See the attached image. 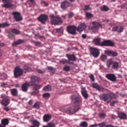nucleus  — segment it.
I'll use <instances>...</instances> for the list:
<instances>
[{"instance_id":"obj_33","label":"nucleus","mask_w":127,"mask_h":127,"mask_svg":"<svg viewBox=\"0 0 127 127\" xmlns=\"http://www.w3.org/2000/svg\"><path fill=\"white\" fill-rule=\"evenodd\" d=\"M98 125L100 126L99 127H111V125H106L104 122L98 124Z\"/></svg>"},{"instance_id":"obj_39","label":"nucleus","mask_w":127,"mask_h":127,"mask_svg":"<svg viewBox=\"0 0 127 127\" xmlns=\"http://www.w3.org/2000/svg\"><path fill=\"white\" fill-rule=\"evenodd\" d=\"M32 42L36 46H40L41 45V42L39 41H32Z\"/></svg>"},{"instance_id":"obj_52","label":"nucleus","mask_w":127,"mask_h":127,"mask_svg":"<svg viewBox=\"0 0 127 127\" xmlns=\"http://www.w3.org/2000/svg\"><path fill=\"white\" fill-rule=\"evenodd\" d=\"M67 60L65 59H63L60 60V63L62 64H64L66 63Z\"/></svg>"},{"instance_id":"obj_11","label":"nucleus","mask_w":127,"mask_h":127,"mask_svg":"<svg viewBox=\"0 0 127 127\" xmlns=\"http://www.w3.org/2000/svg\"><path fill=\"white\" fill-rule=\"evenodd\" d=\"M82 102V98L79 97H78L74 101L73 104V106L79 107V106L81 104Z\"/></svg>"},{"instance_id":"obj_21","label":"nucleus","mask_w":127,"mask_h":127,"mask_svg":"<svg viewBox=\"0 0 127 127\" xmlns=\"http://www.w3.org/2000/svg\"><path fill=\"white\" fill-rule=\"evenodd\" d=\"M112 67L114 69L117 70L119 67V64L116 62L112 61Z\"/></svg>"},{"instance_id":"obj_31","label":"nucleus","mask_w":127,"mask_h":127,"mask_svg":"<svg viewBox=\"0 0 127 127\" xmlns=\"http://www.w3.org/2000/svg\"><path fill=\"white\" fill-rule=\"evenodd\" d=\"M10 25V24L8 23H5L2 24H0V28H3L5 27H7L9 26ZM1 32V30L0 29V32Z\"/></svg>"},{"instance_id":"obj_32","label":"nucleus","mask_w":127,"mask_h":127,"mask_svg":"<svg viewBox=\"0 0 127 127\" xmlns=\"http://www.w3.org/2000/svg\"><path fill=\"white\" fill-rule=\"evenodd\" d=\"M31 70L30 68L27 66H24L23 70V72L26 73V72H29Z\"/></svg>"},{"instance_id":"obj_53","label":"nucleus","mask_w":127,"mask_h":127,"mask_svg":"<svg viewBox=\"0 0 127 127\" xmlns=\"http://www.w3.org/2000/svg\"><path fill=\"white\" fill-rule=\"evenodd\" d=\"M111 65V60H110L108 61L107 62V65L108 68H109L110 66Z\"/></svg>"},{"instance_id":"obj_36","label":"nucleus","mask_w":127,"mask_h":127,"mask_svg":"<svg viewBox=\"0 0 127 127\" xmlns=\"http://www.w3.org/2000/svg\"><path fill=\"white\" fill-rule=\"evenodd\" d=\"M51 90V87L49 85H48L43 88V90L46 91H50Z\"/></svg>"},{"instance_id":"obj_49","label":"nucleus","mask_w":127,"mask_h":127,"mask_svg":"<svg viewBox=\"0 0 127 127\" xmlns=\"http://www.w3.org/2000/svg\"><path fill=\"white\" fill-rule=\"evenodd\" d=\"M35 83H34V82H33L31 80V81L30 82H28V84L29 85V87L30 86H33L35 85Z\"/></svg>"},{"instance_id":"obj_3","label":"nucleus","mask_w":127,"mask_h":127,"mask_svg":"<svg viewBox=\"0 0 127 127\" xmlns=\"http://www.w3.org/2000/svg\"><path fill=\"white\" fill-rule=\"evenodd\" d=\"M90 51L91 54L95 58L97 57L100 53L99 49L96 48L90 47Z\"/></svg>"},{"instance_id":"obj_1","label":"nucleus","mask_w":127,"mask_h":127,"mask_svg":"<svg viewBox=\"0 0 127 127\" xmlns=\"http://www.w3.org/2000/svg\"><path fill=\"white\" fill-rule=\"evenodd\" d=\"M51 20V22L52 24L55 25L58 24L59 23H62L63 21L60 18L57 17L53 15H50Z\"/></svg>"},{"instance_id":"obj_19","label":"nucleus","mask_w":127,"mask_h":127,"mask_svg":"<svg viewBox=\"0 0 127 127\" xmlns=\"http://www.w3.org/2000/svg\"><path fill=\"white\" fill-rule=\"evenodd\" d=\"M66 56L68 58V59L69 61H74L76 60V58L74 55H69L68 54H67Z\"/></svg>"},{"instance_id":"obj_56","label":"nucleus","mask_w":127,"mask_h":127,"mask_svg":"<svg viewBox=\"0 0 127 127\" xmlns=\"http://www.w3.org/2000/svg\"><path fill=\"white\" fill-rule=\"evenodd\" d=\"M1 87H8V85L7 83H1Z\"/></svg>"},{"instance_id":"obj_9","label":"nucleus","mask_w":127,"mask_h":127,"mask_svg":"<svg viewBox=\"0 0 127 127\" xmlns=\"http://www.w3.org/2000/svg\"><path fill=\"white\" fill-rule=\"evenodd\" d=\"M2 1L4 3H6L3 5L4 7L6 8H10L12 7L13 6V5L11 4L13 2V1L12 0H2Z\"/></svg>"},{"instance_id":"obj_10","label":"nucleus","mask_w":127,"mask_h":127,"mask_svg":"<svg viewBox=\"0 0 127 127\" xmlns=\"http://www.w3.org/2000/svg\"><path fill=\"white\" fill-rule=\"evenodd\" d=\"M70 5V3L66 0H64L61 4V7L63 9L65 10Z\"/></svg>"},{"instance_id":"obj_61","label":"nucleus","mask_w":127,"mask_h":127,"mask_svg":"<svg viewBox=\"0 0 127 127\" xmlns=\"http://www.w3.org/2000/svg\"><path fill=\"white\" fill-rule=\"evenodd\" d=\"M8 36L9 38H11L14 36V35L11 33H9L8 35Z\"/></svg>"},{"instance_id":"obj_29","label":"nucleus","mask_w":127,"mask_h":127,"mask_svg":"<svg viewBox=\"0 0 127 127\" xmlns=\"http://www.w3.org/2000/svg\"><path fill=\"white\" fill-rule=\"evenodd\" d=\"M54 30L56 32L63 33L64 29L63 27H61L59 29H54Z\"/></svg>"},{"instance_id":"obj_24","label":"nucleus","mask_w":127,"mask_h":127,"mask_svg":"<svg viewBox=\"0 0 127 127\" xmlns=\"http://www.w3.org/2000/svg\"><path fill=\"white\" fill-rule=\"evenodd\" d=\"M25 42V40L23 39H19L16 41L13 42L12 44L13 46H16L17 45L23 43Z\"/></svg>"},{"instance_id":"obj_44","label":"nucleus","mask_w":127,"mask_h":127,"mask_svg":"<svg viewBox=\"0 0 127 127\" xmlns=\"http://www.w3.org/2000/svg\"><path fill=\"white\" fill-rule=\"evenodd\" d=\"M116 81V77L114 74H112V81L115 82Z\"/></svg>"},{"instance_id":"obj_28","label":"nucleus","mask_w":127,"mask_h":127,"mask_svg":"<svg viewBox=\"0 0 127 127\" xmlns=\"http://www.w3.org/2000/svg\"><path fill=\"white\" fill-rule=\"evenodd\" d=\"M11 92L12 95L14 96H17L18 95V91L15 88H14L11 90Z\"/></svg>"},{"instance_id":"obj_26","label":"nucleus","mask_w":127,"mask_h":127,"mask_svg":"<svg viewBox=\"0 0 127 127\" xmlns=\"http://www.w3.org/2000/svg\"><path fill=\"white\" fill-rule=\"evenodd\" d=\"M31 80L35 83L36 82L38 83L40 79L38 77L33 76H31Z\"/></svg>"},{"instance_id":"obj_13","label":"nucleus","mask_w":127,"mask_h":127,"mask_svg":"<svg viewBox=\"0 0 127 127\" xmlns=\"http://www.w3.org/2000/svg\"><path fill=\"white\" fill-rule=\"evenodd\" d=\"M99 97L100 99L106 101L110 98L111 95L108 94H104L100 95Z\"/></svg>"},{"instance_id":"obj_46","label":"nucleus","mask_w":127,"mask_h":127,"mask_svg":"<svg viewBox=\"0 0 127 127\" xmlns=\"http://www.w3.org/2000/svg\"><path fill=\"white\" fill-rule=\"evenodd\" d=\"M37 71L39 74H42L44 73L45 70V69L42 70L40 69H38L37 70Z\"/></svg>"},{"instance_id":"obj_18","label":"nucleus","mask_w":127,"mask_h":127,"mask_svg":"<svg viewBox=\"0 0 127 127\" xmlns=\"http://www.w3.org/2000/svg\"><path fill=\"white\" fill-rule=\"evenodd\" d=\"M101 46H111V41L110 40H106L101 42Z\"/></svg>"},{"instance_id":"obj_34","label":"nucleus","mask_w":127,"mask_h":127,"mask_svg":"<svg viewBox=\"0 0 127 127\" xmlns=\"http://www.w3.org/2000/svg\"><path fill=\"white\" fill-rule=\"evenodd\" d=\"M32 123L34 125L35 127H38L39 125V123L35 120H33L32 121Z\"/></svg>"},{"instance_id":"obj_37","label":"nucleus","mask_w":127,"mask_h":127,"mask_svg":"<svg viewBox=\"0 0 127 127\" xmlns=\"http://www.w3.org/2000/svg\"><path fill=\"white\" fill-rule=\"evenodd\" d=\"M55 125L54 123H49L48 124L47 126H44L43 127H55Z\"/></svg>"},{"instance_id":"obj_38","label":"nucleus","mask_w":127,"mask_h":127,"mask_svg":"<svg viewBox=\"0 0 127 127\" xmlns=\"http://www.w3.org/2000/svg\"><path fill=\"white\" fill-rule=\"evenodd\" d=\"M41 86L38 84H36L34 85V86L33 88V90H35L36 91H38L37 89H40V88Z\"/></svg>"},{"instance_id":"obj_20","label":"nucleus","mask_w":127,"mask_h":127,"mask_svg":"<svg viewBox=\"0 0 127 127\" xmlns=\"http://www.w3.org/2000/svg\"><path fill=\"white\" fill-rule=\"evenodd\" d=\"M124 29V28L122 27L116 26L113 28V31H117L119 33H121L123 32Z\"/></svg>"},{"instance_id":"obj_4","label":"nucleus","mask_w":127,"mask_h":127,"mask_svg":"<svg viewBox=\"0 0 127 127\" xmlns=\"http://www.w3.org/2000/svg\"><path fill=\"white\" fill-rule=\"evenodd\" d=\"M23 70L19 67H16L14 69V74L15 77L17 78L23 75Z\"/></svg>"},{"instance_id":"obj_60","label":"nucleus","mask_w":127,"mask_h":127,"mask_svg":"<svg viewBox=\"0 0 127 127\" xmlns=\"http://www.w3.org/2000/svg\"><path fill=\"white\" fill-rule=\"evenodd\" d=\"M90 77L92 81H95L94 77L93 75H91L90 76Z\"/></svg>"},{"instance_id":"obj_54","label":"nucleus","mask_w":127,"mask_h":127,"mask_svg":"<svg viewBox=\"0 0 127 127\" xmlns=\"http://www.w3.org/2000/svg\"><path fill=\"white\" fill-rule=\"evenodd\" d=\"M68 18L69 19H70L72 18V17L73 16V12H70L69 13H68Z\"/></svg>"},{"instance_id":"obj_5","label":"nucleus","mask_w":127,"mask_h":127,"mask_svg":"<svg viewBox=\"0 0 127 127\" xmlns=\"http://www.w3.org/2000/svg\"><path fill=\"white\" fill-rule=\"evenodd\" d=\"M80 109V107H75L73 106L72 107H69L68 109L66 110V111L68 112L69 114H73L78 111Z\"/></svg>"},{"instance_id":"obj_48","label":"nucleus","mask_w":127,"mask_h":127,"mask_svg":"<svg viewBox=\"0 0 127 127\" xmlns=\"http://www.w3.org/2000/svg\"><path fill=\"white\" fill-rule=\"evenodd\" d=\"M100 58L101 60L104 61L106 59L107 56L104 55L102 54Z\"/></svg>"},{"instance_id":"obj_27","label":"nucleus","mask_w":127,"mask_h":127,"mask_svg":"<svg viewBox=\"0 0 127 127\" xmlns=\"http://www.w3.org/2000/svg\"><path fill=\"white\" fill-rule=\"evenodd\" d=\"M9 123V121L8 119H4L1 120V124L6 126V125H8Z\"/></svg>"},{"instance_id":"obj_23","label":"nucleus","mask_w":127,"mask_h":127,"mask_svg":"<svg viewBox=\"0 0 127 127\" xmlns=\"http://www.w3.org/2000/svg\"><path fill=\"white\" fill-rule=\"evenodd\" d=\"M118 117L121 119H125L127 117V115L122 112L119 113L118 114Z\"/></svg>"},{"instance_id":"obj_45","label":"nucleus","mask_w":127,"mask_h":127,"mask_svg":"<svg viewBox=\"0 0 127 127\" xmlns=\"http://www.w3.org/2000/svg\"><path fill=\"white\" fill-rule=\"evenodd\" d=\"M118 55V54L117 52L112 51V56L115 57Z\"/></svg>"},{"instance_id":"obj_40","label":"nucleus","mask_w":127,"mask_h":127,"mask_svg":"<svg viewBox=\"0 0 127 127\" xmlns=\"http://www.w3.org/2000/svg\"><path fill=\"white\" fill-rule=\"evenodd\" d=\"M88 124L86 122H83L80 124V126L82 127H87Z\"/></svg>"},{"instance_id":"obj_12","label":"nucleus","mask_w":127,"mask_h":127,"mask_svg":"<svg viewBox=\"0 0 127 127\" xmlns=\"http://www.w3.org/2000/svg\"><path fill=\"white\" fill-rule=\"evenodd\" d=\"M10 99L8 96L5 97L1 101V104L4 106H6L10 103Z\"/></svg>"},{"instance_id":"obj_57","label":"nucleus","mask_w":127,"mask_h":127,"mask_svg":"<svg viewBox=\"0 0 127 127\" xmlns=\"http://www.w3.org/2000/svg\"><path fill=\"white\" fill-rule=\"evenodd\" d=\"M77 97H78L76 96L75 95H73L71 96V100H75L76 99V98Z\"/></svg>"},{"instance_id":"obj_63","label":"nucleus","mask_w":127,"mask_h":127,"mask_svg":"<svg viewBox=\"0 0 127 127\" xmlns=\"http://www.w3.org/2000/svg\"><path fill=\"white\" fill-rule=\"evenodd\" d=\"M3 109L6 111H8L9 110V109L8 107H6V106H5L4 107H3Z\"/></svg>"},{"instance_id":"obj_14","label":"nucleus","mask_w":127,"mask_h":127,"mask_svg":"<svg viewBox=\"0 0 127 127\" xmlns=\"http://www.w3.org/2000/svg\"><path fill=\"white\" fill-rule=\"evenodd\" d=\"M86 28V26L84 23L82 24L79 25L78 27L76 28V30L79 32H81L84 29Z\"/></svg>"},{"instance_id":"obj_41","label":"nucleus","mask_w":127,"mask_h":127,"mask_svg":"<svg viewBox=\"0 0 127 127\" xmlns=\"http://www.w3.org/2000/svg\"><path fill=\"white\" fill-rule=\"evenodd\" d=\"M50 96V94L48 93H46L44 94L43 95V97L44 98H48Z\"/></svg>"},{"instance_id":"obj_30","label":"nucleus","mask_w":127,"mask_h":127,"mask_svg":"<svg viewBox=\"0 0 127 127\" xmlns=\"http://www.w3.org/2000/svg\"><path fill=\"white\" fill-rule=\"evenodd\" d=\"M100 8L101 10L103 11H107L109 9V8L105 5L101 6Z\"/></svg>"},{"instance_id":"obj_22","label":"nucleus","mask_w":127,"mask_h":127,"mask_svg":"<svg viewBox=\"0 0 127 127\" xmlns=\"http://www.w3.org/2000/svg\"><path fill=\"white\" fill-rule=\"evenodd\" d=\"M100 39V38H95L93 39V42L95 45L101 46Z\"/></svg>"},{"instance_id":"obj_64","label":"nucleus","mask_w":127,"mask_h":127,"mask_svg":"<svg viewBox=\"0 0 127 127\" xmlns=\"http://www.w3.org/2000/svg\"><path fill=\"white\" fill-rule=\"evenodd\" d=\"M48 69L49 70H53L55 69L53 67H48Z\"/></svg>"},{"instance_id":"obj_62","label":"nucleus","mask_w":127,"mask_h":127,"mask_svg":"<svg viewBox=\"0 0 127 127\" xmlns=\"http://www.w3.org/2000/svg\"><path fill=\"white\" fill-rule=\"evenodd\" d=\"M99 116L101 118H104L105 116V114L103 113H101L100 114Z\"/></svg>"},{"instance_id":"obj_51","label":"nucleus","mask_w":127,"mask_h":127,"mask_svg":"<svg viewBox=\"0 0 127 127\" xmlns=\"http://www.w3.org/2000/svg\"><path fill=\"white\" fill-rule=\"evenodd\" d=\"M86 16L88 18H91L93 16V15L90 13L86 12Z\"/></svg>"},{"instance_id":"obj_8","label":"nucleus","mask_w":127,"mask_h":127,"mask_svg":"<svg viewBox=\"0 0 127 127\" xmlns=\"http://www.w3.org/2000/svg\"><path fill=\"white\" fill-rule=\"evenodd\" d=\"M12 15L14 16V18L16 21H19L22 20L23 18L21 16L20 13L17 12H14L12 13Z\"/></svg>"},{"instance_id":"obj_35","label":"nucleus","mask_w":127,"mask_h":127,"mask_svg":"<svg viewBox=\"0 0 127 127\" xmlns=\"http://www.w3.org/2000/svg\"><path fill=\"white\" fill-rule=\"evenodd\" d=\"M11 31L12 33L16 34H19L20 33V32L19 30L15 29H12Z\"/></svg>"},{"instance_id":"obj_15","label":"nucleus","mask_w":127,"mask_h":127,"mask_svg":"<svg viewBox=\"0 0 127 127\" xmlns=\"http://www.w3.org/2000/svg\"><path fill=\"white\" fill-rule=\"evenodd\" d=\"M81 93L85 99H87L89 96L87 91L85 90V88L83 87L81 88Z\"/></svg>"},{"instance_id":"obj_7","label":"nucleus","mask_w":127,"mask_h":127,"mask_svg":"<svg viewBox=\"0 0 127 127\" xmlns=\"http://www.w3.org/2000/svg\"><path fill=\"white\" fill-rule=\"evenodd\" d=\"M38 20L43 24H45V22L48 19V16L45 14L41 15L38 18Z\"/></svg>"},{"instance_id":"obj_16","label":"nucleus","mask_w":127,"mask_h":127,"mask_svg":"<svg viewBox=\"0 0 127 127\" xmlns=\"http://www.w3.org/2000/svg\"><path fill=\"white\" fill-rule=\"evenodd\" d=\"M92 87L99 91H103L104 90L103 88H101L97 83H95L92 84Z\"/></svg>"},{"instance_id":"obj_43","label":"nucleus","mask_w":127,"mask_h":127,"mask_svg":"<svg viewBox=\"0 0 127 127\" xmlns=\"http://www.w3.org/2000/svg\"><path fill=\"white\" fill-rule=\"evenodd\" d=\"M63 69L65 71L68 72L70 70V68L69 66H65L64 67Z\"/></svg>"},{"instance_id":"obj_2","label":"nucleus","mask_w":127,"mask_h":127,"mask_svg":"<svg viewBox=\"0 0 127 127\" xmlns=\"http://www.w3.org/2000/svg\"><path fill=\"white\" fill-rule=\"evenodd\" d=\"M101 26V24L98 22H93L91 23L90 28L93 32H95L98 30L99 27Z\"/></svg>"},{"instance_id":"obj_59","label":"nucleus","mask_w":127,"mask_h":127,"mask_svg":"<svg viewBox=\"0 0 127 127\" xmlns=\"http://www.w3.org/2000/svg\"><path fill=\"white\" fill-rule=\"evenodd\" d=\"M90 8L89 5H85V8L83 9L84 10L90 9Z\"/></svg>"},{"instance_id":"obj_58","label":"nucleus","mask_w":127,"mask_h":127,"mask_svg":"<svg viewBox=\"0 0 127 127\" xmlns=\"http://www.w3.org/2000/svg\"><path fill=\"white\" fill-rule=\"evenodd\" d=\"M41 3L42 4H44V6H48V3L46 2H45L44 1H42Z\"/></svg>"},{"instance_id":"obj_50","label":"nucleus","mask_w":127,"mask_h":127,"mask_svg":"<svg viewBox=\"0 0 127 127\" xmlns=\"http://www.w3.org/2000/svg\"><path fill=\"white\" fill-rule=\"evenodd\" d=\"M104 53L109 56H110L111 55V51L110 50H105L104 51Z\"/></svg>"},{"instance_id":"obj_25","label":"nucleus","mask_w":127,"mask_h":127,"mask_svg":"<svg viewBox=\"0 0 127 127\" xmlns=\"http://www.w3.org/2000/svg\"><path fill=\"white\" fill-rule=\"evenodd\" d=\"M51 115L49 114H45L43 117V119L44 122H48L51 118Z\"/></svg>"},{"instance_id":"obj_42","label":"nucleus","mask_w":127,"mask_h":127,"mask_svg":"<svg viewBox=\"0 0 127 127\" xmlns=\"http://www.w3.org/2000/svg\"><path fill=\"white\" fill-rule=\"evenodd\" d=\"M33 108H35L37 109H39V108L40 105L38 102H37L35 103L33 105Z\"/></svg>"},{"instance_id":"obj_55","label":"nucleus","mask_w":127,"mask_h":127,"mask_svg":"<svg viewBox=\"0 0 127 127\" xmlns=\"http://www.w3.org/2000/svg\"><path fill=\"white\" fill-rule=\"evenodd\" d=\"M106 77L108 80H111V74H107L106 75Z\"/></svg>"},{"instance_id":"obj_47","label":"nucleus","mask_w":127,"mask_h":127,"mask_svg":"<svg viewBox=\"0 0 127 127\" xmlns=\"http://www.w3.org/2000/svg\"><path fill=\"white\" fill-rule=\"evenodd\" d=\"M34 91L31 92H30V94L31 95H35L38 93L39 92L38 91H36L35 90H33Z\"/></svg>"},{"instance_id":"obj_17","label":"nucleus","mask_w":127,"mask_h":127,"mask_svg":"<svg viewBox=\"0 0 127 127\" xmlns=\"http://www.w3.org/2000/svg\"><path fill=\"white\" fill-rule=\"evenodd\" d=\"M29 87V85L28 84V81H26L22 85L21 88L23 91L24 92H26Z\"/></svg>"},{"instance_id":"obj_6","label":"nucleus","mask_w":127,"mask_h":127,"mask_svg":"<svg viewBox=\"0 0 127 127\" xmlns=\"http://www.w3.org/2000/svg\"><path fill=\"white\" fill-rule=\"evenodd\" d=\"M76 27L74 26H69L67 27V31L69 33L72 34H75L76 30Z\"/></svg>"}]
</instances>
